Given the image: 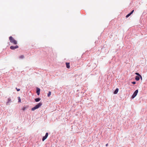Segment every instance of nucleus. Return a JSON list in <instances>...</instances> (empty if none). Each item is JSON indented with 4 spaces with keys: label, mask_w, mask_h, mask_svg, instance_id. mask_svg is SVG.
<instances>
[{
    "label": "nucleus",
    "mask_w": 147,
    "mask_h": 147,
    "mask_svg": "<svg viewBox=\"0 0 147 147\" xmlns=\"http://www.w3.org/2000/svg\"><path fill=\"white\" fill-rule=\"evenodd\" d=\"M138 90H136L134 92L133 95L132 96V98H134L137 94L138 93Z\"/></svg>",
    "instance_id": "nucleus-3"
},
{
    "label": "nucleus",
    "mask_w": 147,
    "mask_h": 147,
    "mask_svg": "<svg viewBox=\"0 0 147 147\" xmlns=\"http://www.w3.org/2000/svg\"><path fill=\"white\" fill-rule=\"evenodd\" d=\"M108 144H106V146H108Z\"/></svg>",
    "instance_id": "nucleus-20"
},
{
    "label": "nucleus",
    "mask_w": 147,
    "mask_h": 147,
    "mask_svg": "<svg viewBox=\"0 0 147 147\" xmlns=\"http://www.w3.org/2000/svg\"><path fill=\"white\" fill-rule=\"evenodd\" d=\"M24 55H21L19 57L20 59H22L24 58Z\"/></svg>",
    "instance_id": "nucleus-14"
},
{
    "label": "nucleus",
    "mask_w": 147,
    "mask_h": 147,
    "mask_svg": "<svg viewBox=\"0 0 147 147\" xmlns=\"http://www.w3.org/2000/svg\"><path fill=\"white\" fill-rule=\"evenodd\" d=\"M132 83L133 84H136V82H132Z\"/></svg>",
    "instance_id": "nucleus-19"
},
{
    "label": "nucleus",
    "mask_w": 147,
    "mask_h": 147,
    "mask_svg": "<svg viewBox=\"0 0 147 147\" xmlns=\"http://www.w3.org/2000/svg\"><path fill=\"white\" fill-rule=\"evenodd\" d=\"M26 109V107H24L22 109V110L23 111H24Z\"/></svg>",
    "instance_id": "nucleus-17"
},
{
    "label": "nucleus",
    "mask_w": 147,
    "mask_h": 147,
    "mask_svg": "<svg viewBox=\"0 0 147 147\" xmlns=\"http://www.w3.org/2000/svg\"><path fill=\"white\" fill-rule=\"evenodd\" d=\"M119 91V89L118 88H117L116 89L115 91L114 92V94H117V92H118V91Z\"/></svg>",
    "instance_id": "nucleus-9"
},
{
    "label": "nucleus",
    "mask_w": 147,
    "mask_h": 147,
    "mask_svg": "<svg viewBox=\"0 0 147 147\" xmlns=\"http://www.w3.org/2000/svg\"><path fill=\"white\" fill-rule=\"evenodd\" d=\"M135 74L136 75L139 76L140 77L141 80H142V76L138 73H137V72L136 73H135Z\"/></svg>",
    "instance_id": "nucleus-11"
},
{
    "label": "nucleus",
    "mask_w": 147,
    "mask_h": 147,
    "mask_svg": "<svg viewBox=\"0 0 147 147\" xmlns=\"http://www.w3.org/2000/svg\"><path fill=\"white\" fill-rule=\"evenodd\" d=\"M18 102H21V100L20 98V97H18Z\"/></svg>",
    "instance_id": "nucleus-16"
},
{
    "label": "nucleus",
    "mask_w": 147,
    "mask_h": 147,
    "mask_svg": "<svg viewBox=\"0 0 147 147\" xmlns=\"http://www.w3.org/2000/svg\"><path fill=\"white\" fill-rule=\"evenodd\" d=\"M135 79L137 81H138L140 79V78L139 76H136Z\"/></svg>",
    "instance_id": "nucleus-12"
},
{
    "label": "nucleus",
    "mask_w": 147,
    "mask_h": 147,
    "mask_svg": "<svg viewBox=\"0 0 147 147\" xmlns=\"http://www.w3.org/2000/svg\"><path fill=\"white\" fill-rule=\"evenodd\" d=\"M9 39L10 42L13 44L14 45H16L17 44V41L16 40H15V39L12 36H10L9 38Z\"/></svg>",
    "instance_id": "nucleus-1"
},
{
    "label": "nucleus",
    "mask_w": 147,
    "mask_h": 147,
    "mask_svg": "<svg viewBox=\"0 0 147 147\" xmlns=\"http://www.w3.org/2000/svg\"><path fill=\"white\" fill-rule=\"evenodd\" d=\"M35 100L36 102H38L40 100V99L39 98H36Z\"/></svg>",
    "instance_id": "nucleus-10"
},
{
    "label": "nucleus",
    "mask_w": 147,
    "mask_h": 147,
    "mask_svg": "<svg viewBox=\"0 0 147 147\" xmlns=\"http://www.w3.org/2000/svg\"><path fill=\"white\" fill-rule=\"evenodd\" d=\"M40 89L38 88H37L36 93L38 95H39L40 94Z\"/></svg>",
    "instance_id": "nucleus-7"
},
{
    "label": "nucleus",
    "mask_w": 147,
    "mask_h": 147,
    "mask_svg": "<svg viewBox=\"0 0 147 147\" xmlns=\"http://www.w3.org/2000/svg\"><path fill=\"white\" fill-rule=\"evenodd\" d=\"M11 100L10 98H8V102L7 103V105L8 103L9 102H11Z\"/></svg>",
    "instance_id": "nucleus-13"
},
{
    "label": "nucleus",
    "mask_w": 147,
    "mask_h": 147,
    "mask_svg": "<svg viewBox=\"0 0 147 147\" xmlns=\"http://www.w3.org/2000/svg\"><path fill=\"white\" fill-rule=\"evenodd\" d=\"M16 89L17 90V91H19L20 90V89H18L17 88H16Z\"/></svg>",
    "instance_id": "nucleus-18"
},
{
    "label": "nucleus",
    "mask_w": 147,
    "mask_h": 147,
    "mask_svg": "<svg viewBox=\"0 0 147 147\" xmlns=\"http://www.w3.org/2000/svg\"><path fill=\"white\" fill-rule=\"evenodd\" d=\"M69 63H66V67L67 68L69 69L70 68V65H69Z\"/></svg>",
    "instance_id": "nucleus-8"
},
{
    "label": "nucleus",
    "mask_w": 147,
    "mask_h": 147,
    "mask_svg": "<svg viewBox=\"0 0 147 147\" xmlns=\"http://www.w3.org/2000/svg\"><path fill=\"white\" fill-rule=\"evenodd\" d=\"M134 10H133L129 13L127 15H126V17L127 18L131 14L133 13V12H134Z\"/></svg>",
    "instance_id": "nucleus-6"
},
{
    "label": "nucleus",
    "mask_w": 147,
    "mask_h": 147,
    "mask_svg": "<svg viewBox=\"0 0 147 147\" xmlns=\"http://www.w3.org/2000/svg\"><path fill=\"white\" fill-rule=\"evenodd\" d=\"M18 47H18V46L17 45H16L15 46H12L10 47V48L12 50H14L15 49L18 48Z\"/></svg>",
    "instance_id": "nucleus-4"
},
{
    "label": "nucleus",
    "mask_w": 147,
    "mask_h": 147,
    "mask_svg": "<svg viewBox=\"0 0 147 147\" xmlns=\"http://www.w3.org/2000/svg\"><path fill=\"white\" fill-rule=\"evenodd\" d=\"M42 105V104L41 102H40L38 103L37 105H35V106L34 107L32 108V111H34L35 109L38 108L39 107H40Z\"/></svg>",
    "instance_id": "nucleus-2"
},
{
    "label": "nucleus",
    "mask_w": 147,
    "mask_h": 147,
    "mask_svg": "<svg viewBox=\"0 0 147 147\" xmlns=\"http://www.w3.org/2000/svg\"><path fill=\"white\" fill-rule=\"evenodd\" d=\"M51 92H50V91H49V93L48 94V97H49L51 95Z\"/></svg>",
    "instance_id": "nucleus-15"
},
{
    "label": "nucleus",
    "mask_w": 147,
    "mask_h": 147,
    "mask_svg": "<svg viewBox=\"0 0 147 147\" xmlns=\"http://www.w3.org/2000/svg\"><path fill=\"white\" fill-rule=\"evenodd\" d=\"M48 136V133H47L46 134L45 136H44L42 139V140L43 141H44L47 137Z\"/></svg>",
    "instance_id": "nucleus-5"
}]
</instances>
